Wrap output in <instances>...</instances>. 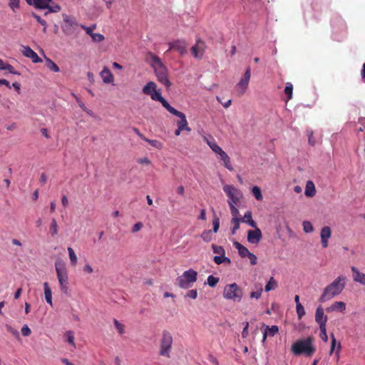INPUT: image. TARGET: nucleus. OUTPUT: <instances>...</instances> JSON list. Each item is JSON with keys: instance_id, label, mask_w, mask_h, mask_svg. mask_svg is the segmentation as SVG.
<instances>
[{"instance_id": "nucleus-6", "label": "nucleus", "mask_w": 365, "mask_h": 365, "mask_svg": "<svg viewBox=\"0 0 365 365\" xmlns=\"http://www.w3.org/2000/svg\"><path fill=\"white\" fill-rule=\"evenodd\" d=\"M197 279V272L190 269L185 271L181 276L176 279V283L182 289H189Z\"/></svg>"}, {"instance_id": "nucleus-16", "label": "nucleus", "mask_w": 365, "mask_h": 365, "mask_svg": "<svg viewBox=\"0 0 365 365\" xmlns=\"http://www.w3.org/2000/svg\"><path fill=\"white\" fill-rule=\"evenodd\" d=\"M254 228V230L247 232V241L252 244H257L262 237V232L257 226Z\"/></svg>"}, {"instance_id": "nucleus-34", "label": "nucleus", "mask_w": 365, "mask_h": 365, "mask_svg": "<svg viewBox=\"0 0 365 365\" xmlns=\"http://www.w3.org/2000/svg\"><path fill=\"white\" fill-rule=\"evenodd\" d=\"M252 193L257 200H262L263 197L262 195L261 189L258 186H254L252 188Z\"/></svg>"}, {"instance_id": "nucleus-48", "label": "nucleus", "mask_w": 365, "mask_h": 365, "mask_svg": "<svg viewBox=\"0 0 365 365\" xmlns=\"http://www.w3.org/2000/svg\"><path fill=\"white\" fill-rule=\"evenodd\" d=\"M67 336V341L71 344L73 347H76V344L74 342V335L72 331H68L66 333Z\"/></svg>"}, {"instance_id": "nucleus-1", "label": "nucleus", "mask_w": 365, "mask_h": 365, "mask_svg": "<svg viewBox=\"0 0 365 365\" xmlns=\"http://www.w3.org/2000/svg\"><path fill=\"white\" fill-rule=\"evenodd\" d=\"M148 59L154 69L158 81L164 85L166 88H169L171 83L168 78V69L161 59L152 52L148 53Z\"/></svg>"}, {"instance_id": "nucleus-8", "label": "nucleus", "mask_w": 365, "mask_h": 365, "mask_svg": "<svg viewBox=\"0 0 365 365\" xmlns=\"http://www.w3.org/2000/svg\"><path fill=\"white\" fill-rule=\"evenodd\" d=\"M29 5L34 6L38 9H47L44 13V16H47L49 13H57L61 9L58 4L51 5L45 2L44 0H26Z\"/></svg>"}, {"instance_id": "nucleus-24", "label": "nucleus", "mask_w": 365, "mask_h": 365, "mask_svg": "<svg viewBox=\"0 0 365 365\" xmlns=\"http://www.w3.org/2000/svg\"><path fill=\"white\" fill-rule=\"evenodd\" d=\"M279 331V328L276 325H273L271 327H267L265 331L263 334L262 341H264L267 339V335L274 336Z\"/></svg>"}, {"instance_id": "nucleus-52", "label": "nucleus", "mask_w": 365, "mask_h": 365, "mask_svg": "<svg viewBox=\"0 0 365 365\" xmlns=\"http://www.w3.org/2000/svg\"><path fill=\"white\" fill-rule=\"evenodd\" d=\"M262 288L260 287L259 289H258L257 291L255 292H252L250 293V297L251 298H255V299H259L262 296Z\"/></svg>"}, {"instance_id": "nucleus-7", "label": "nucleus", "mask_w": 365, "mask_h": 365, "mask_svg": "<svg viewBox=\"0 0 365 365\" xmlns=\"http://www.w3.org/2000/svg\"><path fill=\"white\" fill-rule=\"evenodd\" d=\"M223 297L227 299L240 302L243 297V291L236 283L230 284L225 287Z\"/></svg>"}, {"instance_id": "nucleus-19", "label": "nucleus", "mask_w": 365, "mask_h": 365, "mask_svg": "<svg viewBox=\"0 0 365 365\" xmlns=\"http://www.w3.org/2000/svg\"><path fill=\"white\" fill-rule=\"evenodd\" d=\"M22 53L24 56L31 58L34 63L42 61V59L29 46H23Z\"/></svg>"}, {"instance_id": "nucleus-13", "label": "nucleus", "mask_w": 365, "mask_h": 365, "mask_svg": "<svg viewBox=\"0 0 365 365\" xmlns=\"http://www.w3.org/2000/svg\"><path fill=\"white\" fill-rule=\"evenodd\" d=\"M169 49L168 51L171 50L177 51L180 55H185L187 53V44L185 40L182 39H177L173 41V42H170L168 43Z\"/></svg>"}, {"instance_id": "nucleus-28", "label": "nucleus", "mask_w": 365, "mask_h": 365, "mask_svg": "<svg viewBox=\"0 0 365 365\" xmlns=\"http://www.w3.org/2000/svg\"><path fill=\"white\" fill-rule=\"evenodd\" d=\"M241 222L248 224L252 227H256V222L252 220V212L247 211L245 212L244 217L241 219Z\"/></svg>"}, {"instance_id": "nucleus-29", "label": "nucleus", "mask_w": 365, "mask_h": 365, "mask_svg": "<svg viewBox=\"0 0 365 365\" xmlns=\"http://www.w3.org/2000/svg\"><path fill=\"white\" fill-rule=\"evenodd\" d=\"M213 260L217 264H221L222 263L230 264L231 262L230 259L225 257V255L215 256Z\"/></svg>"}, {"instance_id": "nucleus-58", "label": "nucleus", "mask_w": 365, "mask_h": 365, "mask_svg": "<svg viewBox=\"0 0 365 365\" xmlns=\"http://www.w3.org/2000/svg\"><path fill=\"white\" fill-rule=\"evenodd\" d=\"M331 349H330V351H329V355H331L335 349V347H336V338L334 335V334H331Z\"/></svg>"}, {"instance_id": "nucleus-49", "label": "nucleus", "mask_w": 365, "mask_h": 365, "mask_svg": "<svg viewBox=\"0 0 365 365\" xmlns=\"http://www.w3.org/2000/svg\"><path fill=\"white\" fill-rule=\"evenodd\" d=\"M6 329L8 332L11 333L16 339H19V337H20L19 333L16 329L13 328L11 326L8 325V324L6 325Z\"/></svg>"}, {"instance_id": "nucleus-46", "label": "nucleus", "mask_w": 365, "mask_h": 365, "mask_svg": "<svg viewBox=\"0 0 365 365\" xmlns=\"http://www.w3.org/2000/svg\"><path fill=\"white\" fill-rule=\"evenodd\" d=\"M146 142L149 143L153 147L157 148V149H162L163 148V143L157 140H150L147 138Z\"/></svg>"}, {"instance_id": "nucleus-12", "label": "nucleus", "mask_w": 365, "mask_h": 365, "mask_svg": "<svg viewBox=\"0 0 365 365\" xmlns=\"http://www.w3.org/2000/svg\"><path fill=\"white\" fill-rule=\"evenodd\" d=\"M169 112L170 113H172L173 115L178 116L180 118V120L177 122L178 128L180 130H187V131L191 130V128L188 126V123L186 119V116L183 113L178 111V110H176L174 108H173Z\"/></svg>"}, {"instance_id": "nucleus-3", "label": "nucleus", "mask_w": 365, "mask_h": 365, "mask_svg": "<svg viewBox=\"0 0 365 365\" xmlns=\"http://www.w3.org/2000/svg\"><path fill=\"white\" fill-rule=\"evenodd\" d=\"M315 350L316 349L313 345V339L311 337L297 340L291 347L292 352L297 356L304 354L307 356H311Z\"/></svg>"}, {"instance_id": "nucleus-57", "label": "nucleus", "mask_w": 365, "mask_h": 365, "mask_svg": "<svg viewBox=\"0 0 365 365\" xmlns=\"http://www.w3.org/2000/svg\"><path fill=\"white\" fill-rule=\"evenodd\" d=\"M21 332L24 336H29L31 334L30 328L26 324L21 328Z\"/></svg>"}, {"instance_id": "nucleus-26", "label": "nucleus", "mask_w": 365, "mask_h": 365, "mask_svg": "<svg viewBox=\"0 0 365 365\" xmlns=\"http://www.w3.org/2000/svg\"><path fill=\"white\" fill-rule=\"evenodd\" d=\"M43 288L45 299L48 304L52 305V292L49 287L48 282L43 283Z\"/></svg>"}, {"instance_id": "nucleus-50", "label": "nucleus", "mask_w": 365, "mask_h": 365, "mask_svg": "<svg viewBox=\"0 0 365 365\" xmlns=\"http://www.w3.org/2000/svg\"><path fill=\"white\" fill-rule=\"evenodd\" d=\"M307 135L308 136V141H309V143L311 145H314L316 144V140L314 138V132L313 130H307Z\"/></svg>"}, {"instance_id": "nucleus-45", "label": "nucleus", "mask_w": 365, "mask_h": 365, "mask_svg": "<svg viewBox=\"0 0 365 365\" xmlns=\"http://www.w3.org/2000/svg\"><path fill=\"white\" fill-rule=\"evenodd\" d=\"M207 281L209 286H210L211 287H214L219 282V278L215 277L212 275H210L208 276Z\"/></svg>"}, {"instance_id": "nucleus-41", "label": "nucleus", "mask_w": 365, "mask_h": 365, "mask_svg": "<svg viewBox=\"0 0 365 365\" xmlns=\"http://www.w3.org/2000/svg\"><path fill=\"white\" fill-rule=\"evenodd\" d=\"M213 252L220 255H225V250L222 246H218L215 244L212 245Z\"/></svg>"}, {"instance_id": "nucleus-42", "label": "nucleus", "mask_w": 365, "mask_h": 365, "mask_svg": "<svg viewBox=\"0 0 365 365\" xmlns=\"http://www.w3.org/2000/svg\"><path fill=\"white\" fill-rule=\"evenodd\" d=\"M58 225L56 219H52L50 227V232L52 236H55L58 234Z\"/></svg>"}, {"instance_id": "nucleus-55", "label": "nucleus", "mask_w": 365, "mask_h": 365, "mask_svg": "<svg viewBox=\"0 0 365 365\" xmlns=\"http://www.w3.org/2000/svg\"><path fill=\"white\" fill-rule=\"evenodd\" d=\"M197 291L196 289L189 290L185 295V297H188V298H190L192 299H195L197 298Z\"/></svg>"}, {"instance_id": "nucleus-32", "label": "nucleus", "mask_w": 365, "mask_h": 365, "mask_svg": "<svg viewBox=\"0 0 365 365\" xmlns=\"http://www.w3.org/2000/svg\"><path fill=\"white\" fill-rule=\"evenodd\" d=\"M67 250H68L69 259H70L71 265L76 266L77 264L78 259H77V256H76L74 250L71 247H68Z\"/></svg>"}, {"instance_id": "nucleus-35", "label": "nucleus", "mask_w": 365, "mask_h": 365, "mask_svg": "<svg viewBox=\"0 0 365 365\" xmlns=\"http://www.w3.org/2000/svg\"><path fill=\"white\" fill-rule=\"evenodd\" d=\"M346 309V304L344 302H334L331 307V309L332 310H339L340 312H344Z\"/></svg>"}, {"instance_id": "nucleus-27", "label": "nucleus", "mask_w": 365, "mask_h": 365, "mask_svg": "<svg viewBox=\"0 0 365 365\" xmlns=\"http://www.w3.org/2000/svg\"><path fill=\"white\" fill-rule=\"evenodd\" d=\"M316 193L315 186L312 181H308L306 185L304 194L307 197H313Z\"/></svg>"}, {"instance_id": "nucleus-59", "label": "nucleus", "mask_w": 365, "mask_h": 365, "mask_svg": "<svg viewBox=\"0 0 365 365\" xmlns=\"http://www.w3.org/2000/svg\"><path fill=\"white\" fill-rule=\"evenodd\" d=\"M213 225V232H217L220 227V219L218 217H215L212 220Z\"/></svg>"}, {"instance_id": "nucleus-4", "label": "nucleus", "mask_w": 365, "mask_h": 365, "mask_svg": "<svg viewBox=\"0 0 365 365\" xmlns=\"http://www.w3.org/2000/svg\"><path fill=\"white\" fill-rule=\"evenodd\" d=\"M173 344V337L172 333L167 329L163 330L160 339L159 355L170 358Z\"/></svg>"}, {"instance_id": "nucleus-20", "label": "nucleus", "mask_w": 365, "mask_h": 365, "mask_svg": "<svg viewBox=\"0 0 365 365\" xmlns=\"http://www.w3.org/2000/svg\"><path fill=\"white\" fill-rule=\"evenodd\" d=\"M100 76L105 83H110L113 82V75L112 74L111 71L108 69V68L106 66H105L103 68V70L100 73Z\"/></svg>"}, {"instance_id": "nucleus-10", "label": "nucleus", "mask_w": 365, "mask_h": 365, "mask_svg": "<svg viewBox=\"0 0 365 365\" xmlns=\"http://www.w3.org/2000/svg\"><path fill=\"white\" fill-rule=\"evenodd\" d=\"M206 48L205 41L198 38L195 44L190 48L192 56L195 58L201 59L204 55Z\"/></svg>"}, {"instance_id": "nucleus-56", "label": "nucleus", "mask_w": 365, "mask_h": 365, "mask_svg": "<svg viewBox=\"0 0 365 365\" xmlns=\"http://www.w3.org/2000/svg\"><path fill=\"white\" fill-rule=\"evenodd\" d=\"M20 0H9V6L13 10L15 11L16 9L19 8Z\"/></svg>"}, {"instance_id": "nucleus-47", "label": "nucleus", "mask_w": 365, "mask_h": 365, "mask_svg": "<svg viewBox=\"0 0 365 365\" xmlns=\"http://www.w3.org/2000/svg\"><path fill=\"white\" fill-rule=\"evenodd\" d=\"M319 330H320V337L321 339L327 342L328 341V336L327 334V329H326V326H321L319 327Z\"/></svg>"}, {"instance_id": "nucleus-15", "label": "nucleus", "mask_w": 365, "mask_h": 365, "mask_svg": "<svg viewBox=\"0 0 365 365\" xmlns=\"http://www.w3.org/2000/svg\"><path fill=\"white\" fill-rule=\"evenodd\" d=\"M331 236V229L329 226H324L320 232L321 243L323 248H327L329 246V239Z\"/></svg>"}, {"instance_id": "nucleus-62", "label": "nucleus", "mask_w": 365, "mask_h": 365, "mask_svg": "<svg viewBox=\"0 0 365 365\" xmlns=\"http://www.w3.org/2000/svg\"><path fill=\"white\" fill-rule=\"evenodd\" d=\"M248 327H249V323L246 322L245 326L242 332V336L243 338H246L248 336Z\"/></svg>"}, {"instance_id": "nucleus-43", "label": "nucleus", "mask_w": 365, "mask_h": 365, "mask_svg": "<svg viewBox=\"0 0 365 365\" xmlns=\"http://www.w3.org/2000/svg\"><path fill=\"white\" fill-rule=\"evenodd\" d=\"M296 312L299 319L305 315V310L302 304H299L296 306Z\"/></svg>"}, {"instance_id": "nucleus-40", "label": "nucleus", "mask_w": 365, "mask_h": 365, "mask_svg": "<svg viewBox=\"0 0 365 365\" xmlns=\"http://www.w3.org/2000/svg\"><path fill=\"white\" fill-rule=\"evenodd\" d=\"M208 145L210 148V149L216 154H219L220 152H222L223 150L220 147L217 143L215 142H211L208 143Z\"/></svg>"}, {"instance_id": "nucleus-64", "label": "nucleus", "mask_w": 365, "mask_h": 365, "mask_svg": "<svg viewBox=\"0 0 365 365\" xmlns=\"http://www.w3.org/2000/svg\"><path fill=\"white\" fill-rule=\"evenodd\" d=\"M81 27L85 30V31L86 32L87 34L90 35L91 36V35H93V27H86L83 25H81Z\"/></svg>"}, {"instance_id": "nucleus-54", "label": "nucleus", "mask_w": 365, "mask_h": 365, "mask_svg": "<svg viewBox=\"0 0 365 365\" xmlns=\"http://www.w3.org/2000/svg\"><path fill=\"white\" fill-rule=\"evenodd\" d=\"M4 70H6L9 71V73L14 75H20V73L16 71L14 68L9 63H6L4 68Z\"/></svg>"}, {"instance_id": "nucleus-38", "label": "nucleus", "mask_w": 365, "mask_h": 365, "mask_svg": "<svg viewBox=\"0 0 365 365\" xmlns=\"http://www.w3.org/2000/svg\"><path fill=\"white\" fill-rule=\"evenodd\" d=\"M303 230L306 233H311L314 231L312 224L309 221H304L302 223Z\"/></svg>"}, {"instance_id": "nucleus-25", "label": "nucleus", "mask_w": 365, "mask_h": 365, "mask_svg": "<svg viewBox=\"0 0 365 365\" xmlns=\"http://www.w3.org/2000/svg\"><path fill=\"white\" fill-rule=\"evenodd\" d=\"M157 85L153 81H149L143 88V93L145 95L150 96L156 89Z\"/></svg>"}, {"instance_id": "nucleus-23", "label": "nucleus", "mask_w": 365, "mask_h": 365, "mask_svg": "<svg viewBox=\"0 0 365 365\" xmlns=\"http://www.w3.org/2000/svg\"><path fill=\"white\" fill-rule=\"evenodd\" d=\"M233 245L238 250L239 255L242 257H246L251 253L247 247H245L244 245H241L238 242H235Z\"/></svg>"}, {"instance_id": "nucleus-11", "label": "nucleus", "mask_w": 365, "mask_h": 365, "mask_svg": "<svg viewBox=\"0 0 365 365\" xmlns=\"http://www.w3.org/2000/svg\"><path fill=\"white\" fill-rule=\"evenodd\" d=\"M250 76V68H248L245 72L243 78L240 81V82L236 86V91L237 92L239 96L243 95L246 91L249 84Z\"/></svg>"}, {"instance_id": "nucleus-2", "label": "nucleus", "mask_w": 365, "mask_h": 365, "mask_svg": "<svg viewBox=\"0 0 365 365\" xmlns=\"http://www.w3.org/2000/svg\"><path fill=\"white\" fill-rule=\"evenodd\" d=\"M346 286V277L344 276H339L330 284L327 285L320 298V302H324L330 300L335 296L340 294Z\"/></svg>"}, {"instance_id": "nucleus-36", "label": "nucleus", "mask_w": 365, "mask_h": 365, "mask_svg": "<svg viewBox=\"0 0 365 365\" xmlns=\"http://www.w3.org/2000/svg\"><path fill=\"white\" fill-rule=\"evenodd\" d=\"M32 16L41 25L43 26V31L44 33L46 32V28H47V23L46 21L41 19L40 17V16H38V14H35V13H32Z\"/></svg>"}, {"instance_id": "nucleus-9", "label": "nucleus", "mask_w": 365, "mask_h": 365, "mask_svg": "<svg viewBox=\"0 0 365 365\" xmlns=\"http://www.w3.org/2000/svg\"><path fill=\"white\" fill-rule=\"evenodd\" d=\"M223 190L228 197L227 203L232 205H237L240 199L242 197V192L231 185H225L223 187Z\"/></svg>"}, {"instance_id": "nucleus-39", "label": "nucleus", "mask_w": 365, "mask_h": 365, "mask_svg": "<svg viewBox=\"0 0 365 365\" xmlns=\"http://www.w3.org/2000/svg\"><path fill=\"white\" fill-rule=\"evenodd\" d=\"M201 238L206 242H210L212 239L211 230H205L201 235Z\"/></svg>"}, {"instance_id": "nucleus-17", "label": "nucleus", "mask_w": 365, "mask_h": 365, "mask_svg": "<svg viewBox=\"0 0 365 365\" xmlns=\"http://www.w3.org/2000/svg\"><path fill=\"white\" fill-rule=\"evenodd\" d=\"M153 101H159L162 106L169 112L173 107H172L168 102L161 96V93L156 89L150 95Z\"/></svg>"}, {"instance_id": "nucleus-5", "label": "nucleus", "mask_w": 365, "mask_h": 365, "mask_svg": "<svg viewBox=\"0 0 365 365\" xmlns=\"http://www.w3.org/2000/svg\"><path fill=\"white\" fill-rule=\"evenodd\" d=\"M55 269L61 292L64 294H68V277L65 264L61 261H56L55 262Z\"/></svg>"}, {"instance_id": "nucleus-33", "label": "nucleus", "mask_w": 365, "mask_h": 365, "mask_svg": "<svg viewBox=\"0 0 365 365\" xmlns=\"http://www.w3.org/2000/svg\"><path fill=\"white\" fill-rule=\"evenodd\" d=\"M293 86L291 83L288 82L286 83L285 88L284 90V94L287 96V101L292 98Z\"/></svg>"}, {"instance_id": "nucleus-18", "label": "nucleus", "mask_w": 365, "mask_h": 365, "mask_svg": "<svg viewBox=\"0 0 365 365\" xmlns=\"http://www.w3.org/2000/svg\"><path fill=\"white\" fill-rule=\"evenodd\" d=\"M327 319V316L324 315V309L322 308V307L319 306L317 308L315 313L316 322L319 324V327L326 326Z\"/></svg>"}, {"instance_id": "nucleus-51", "label": "nucleus", "mask_w": 365, "mask_h": 365, "mask_svg": "<svg viewBox=\"0 0 365 365\" xmlns=\"http://www.w3.org/2000/svg\"><path fill=\"white\" fill-rule=\"evenodd\" d=\"M91 37L92 40L96 42H101L104 40V36L101 34L93 33Z\"/></svg>"}, {"instance_id": "nucleus-14", "label": "nucleus", "mask_w": 365, "mask_h": 365, "mask_svg": "<svg viewBox=\"0 0 365 365\" xmlns=\"http://www.w3.org/2000/svg\"><path fill=\"white\" fill-rule=\"evenodd\" d=\"M65 24L62 26V30L66 34H71L77 26L76 21L69 16L66 15L63 19Z\"/></svg>"}, {"instance_id": "nucleus-30", "label": "nucleus", "mask_w": 365, "mask_h": 365, "mask_svg": "<svg viewBox=\"0 0 365 365\" xmlns=\"http://www.w3.org/2000/svg\"><path fill=\"white\" fill-rule=\"evenodd\" d=\"M46 66L48 69L53 72H58L60 71L59 67L48 58H46Z\"/></svg>"}, {"instance_id": "nucleus-44", "label": "nucleus", "mask_w": 365, "mask_h": 365, "mask_svg": "<svg viewBox=\"0 0 365 365\" xmlns=\"http://www.w3.org/2000/svg\"><path fill=\"white\" fill-rule=\"evenodd\" d=\"M113 323L118 333L121 335L125 333V325L120 323L117 319H114Z\"/></svg>"}, {"instance_id": "nucleus-60", "label": "nucleus", "mask_w": 365, "mask_h": 365, "mask_svg": "<svg viewBox=\"0 0 365 365\" xmlns=\"http://www.w3.org/2000/svg\"><path fill=\"white\" fill-rule=\"evenodd\" d=\"M143 225L141 222H138L137 223H135L133 227H132V232L133 233H135L137 232H138L139 230H141V228L143 227Z\"/></svg>"}, {"instance_id": "nucleus-61", "label": "nucleus", "mask_w": 365, "mask_h": 365, "mask_svg": "<svg viewBox=\"0 0 365 365\" xmlns=\"http://www.w3.org/2000/svg\"><path fill=\"white\" fill-rule=\"evenodd\" d=\"M247 257L250 259V264L252 265H255L257 262V257L253 254V253H250Z\"/></svg>"}, {"instance_id": "nucleus-63", "label": "nucleus", "mask_w": 365, "mask_h": 365, "mask_svg": "<svg viewBox=\"0 0 365 365\" xmlns=\"http://www.w3.org/2000/svg\"><path fill=\"white\" fill-rule=\"evenodd\" d=\"M83 270V272H85L88 274H91L93 272V268L88 264H86L84 265Z\"/></svg>"}, {"instance_id": "nucleus-22", "label": "nucleus", "mask_w": 365, "mask_h": 365, "mask_svg": "<svg viewBox=\"0 0 365 365\" xmlns=\"http://www.w3.org/2000/svg\"><path fill=\"white\" fill-rule=\"evenodd\" d=\"M218 155L220 160L223 162L224 166L229 170H232L233 167L231 164L230 158L229 155L224 150L220 152Z\"/></svg>"}, {"instance_id": "nucleus-37", "label": "nucleus", "mask_w": 365, "mask_h": 365, "mask_svg": "<svg viewBox=\"0 0 365 365\" xmlns=\"http://www.w3.org/2000/svg\"><path fill=\"white\" fill-rule=\"evenodd\" d=\"M241 221V219L238 217H232V224L233 225V227L232 228V234L235 235L236 233V231L240 228V222Z\"/></svg>"}, {"instance_id": "nucleus-53", "label": "nucleus", "mask_w": 365, "mask_h": 365, "mask_svg": "<svg viewBox=\"0 0 365 365\" xmlns=\"http://www.w3.org/2000/svg\"><path fill=\"white\" fill-rule=\"evenodd\" d=\"M235 205H232L231 203H230V205H229L230 208V212H231V214L233 217H237V216L239 215V213H240L238 209L236 207Z\"/></svg>"}, {"instance_id": "nucleus-21", "label": "nucleus", "mask_w": 365, "mask_h": 365, "mask_svg": "<svg viewBox=\"0 0 365 365\" xmlns=\"http://www.w3.org/2000/svg\"><path fill=\"white\" fill-rule=\"evenodd\" d=\"M351 271L353 272L354 280L363 285H365V274L360 272L359 269L355 267H351Z\"/></svg>"}, {"instance_id": "nucleus-31", "label": "nucleus", "mask_w": 365, "mask_h": 365, "mask_svg": "<svg viewBox=\"0 0 365 365\" xmlns=\"http://www.w3.org/2000/svg\"><path fill=\"white\" fill-rule=\"evenodd\" d=\"M277 287V282L274 279V277H271L269 280L265 285L264 290L265 292H269L271 290L274 289Z\"/></svg>"}]
</instances>
